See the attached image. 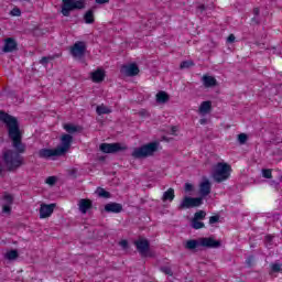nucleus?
Returning <instances> with one entry per match:
<instances>
[{
    "label": "nucleus",
    "mask_w": 282,
    "mask_h": 282,
    "mask_svg": "<svg viewBox=\"0 0 282 282\" xmlns=\"http://www.w3.org/2000/svg\"><path fill=\"white\" fill-rule=\"evenodd\" d=\"M87 0H62V14L69 17L74 10H85Z\"/></svg>",
    "instance_id": "4"
},
{
    "label": "nucleus",
    "mask_w": 282,
    "mask_h": 282,
    "mask_svg": "<svg viewBox=\"0 0 282 282\" xmlns=\"http://www.w3.org/2000/svg\"><path fill=\"white\" fill-rule=\"evenodd\" d=\"M161 272L167 274L169 276H173V270H171V267H161Z\"/></svg>",
    "instance_id": "35"
},
{
    "label": "nucleus",
    "mask_w": 282,
    "mask_h": 282,
    "mask_svg": "<svg viewBox=\"0 0 282 282\" xmlns=\"http://www.w3.org/2000/svg\"><path fill=\"white\" fill-rule=\"evenodd\" d=\"M191 67H195V62H193V59L183 61L180 64V69H191Z\"/></svg>",
    "instance_id": "28"
},
{
    "label": "nucleus",
    "mask_w": 282,
    "mask_h": 282,
    "mask_svg": "<svg viewBox=\"0 0 282 282\" xmlns=\"http://www.w3.org/2000/svg\"><path fill=\"white\" fill-rule=\"evenodd\" d=\"M122 210V204L120 203H108L105 205L106 213H113L118 215Z\"/></svg>",
    "instance_id": "17"
},
{
    "label": "nucleus",
    "mask_w": 282,
    "mask_h": 282,
    "mask_svg": "<svg viewBox=\"0 0 282 282\" xmlns=\"http://www.w3.org/2000/svg\"><path fill=\"white\" fill-rule=\"evenodd\" d=\"M134 246L142 258L153 257L151 253V243L147 239H139L134 241Z\"/></svg>",
    "instance_id": "7"
},
{
    "label": "nucleus",
    "mask_w": 282,
    "mask_h": 282,
    "mask_svg": "<svg viewBox=\"0 0 282 282\" xmlns=\"http://www.w3.org/2000/svg\"><path fill=\"white\" fill-rule=\"evenodd\" d=\"M200 10H205V7H204V6H202V7H200Z\"/></svg>",
    "instance_id": "49"
},
{
    "label": "nucleus",
    "mask_w": 282,
    "mask_h": 282,
    "mask_svg": "<svg viewBox=\"0 0 282 282\" xmlns=\"http://www.w3.org/2000/svg\"><path fill=\"white\" fill-rule=\"evenodd\" d=\"M193 219L196 220V221H199L202 219H206V212H204V210L196 212L194 214V218Z\"/></svg>",
    "instance_id": "29"
},
{
    "label": "nucleus",
    "mask_w": 282,
    "mask_h": 282,
    "mask_svg": "<svg viewBox=\"0 0 282 282\" xmlns=\"http://www.w3.org/2000/svg\"><path fill=\"white\" fill-rule=\"evenodd\" d=\"M6 259L8 261H14L15 259H19V251L17 249H12L6 253Z\"/></svg>",
    "instance_id": "26"
},
{
    "label": "nucleus",
    "mask_w": 282,
    "mask_h": 282,
    "mask_svg": "<svg viewBox=\"0 0 282 282\" xmlns=\"http://www.w3.org/2000/svg\"><path fill=\"white\" fill-rule=\"evenodd\" d=\"M213 224H219V215L209 217V225L213 226Z\"/></svg>",
    "instance_id": "38"
},
{
    "label": "nucleus",
    "mask_w": 282,
    "mask_h": 282,
    "mask_svg": "<svg viewBox=\"0 0 282 282\" xmlns=\"http://www.w3.org/2000/svg\"><path fill=\"white\" fill-rule=\"evenodd\" d=\"M191 192H193V184L185 183V193H191Z\"/></svg>",
    "instance_id": "41"
},
{
    "label": "nucleus",
    "mask_w": 282,
    "mask_h": 282,
    "mask_svg": "<svg viewBox=\"0 0 282 282\" xmlns=\"http://www.w3.org/2000/svg\"><path fill=\"white\" fill-rule=\"evenodd\" d=\"M199 122H200V124H206L207 121H206V119H200Z\"/></svg>",
    "instance_id": "48"
},
{
    "label": "nucleus",
    "mask_w": 282,
    "mask_h": 282,
    "mask_svg": "<svg viewBox=\"0 0 282 282\" xmlns=\"http://www.w3.org/2000/svg\"><path fill=\"white\" fill-rule=\"evenodd\" d=\"M210 193V181L205 180L199 184V195L198 197H202V202H204V197H208V194Z\"/></svg>",
    "instance_id": "15"
},
{
    "label": "nucleus",
    "mask_w": 282,
    "mask_h": 282,
    "mask_svg": "<svg viewBox=\"0 0 282 282\" xmlns=\"http://www.w3.org/2000/svg\"><path fill=\"white\" fill-rule=\"evenodd\" d=\"M3 169H1V165H0V173H2Z\"/></svg>",
    "instance_id": "50"
},
{
    "label": "nucleus",
    "mask_w": 282,
    "mask_h": 282,
    "mask_svg": "<svg viewBox=\"0 0 282 282\" xmlns=\"http://www.w3.org/2000/svg\"><path fill=\"white\" fill-rule=\"evenodd\" d=\"M230 171L231 167L228 163H217L214 167L213 178L218 184H221V182H226L230 177Z\"/></svg>",
    "instance_id": "5"
},
{
    "label": "nucleus",
    "mask_w": 282,
    "mask_h": 282,
    "mask_svg": "<svg viewBox=\"0 0 282 282\" xmlns=\"http://www.w3.org/2000/svg\"><path fill=\"white\" fill-rule=\"evenodd\" d=\"M172 131H175V127L172 128Z\"/></svg>",
    "instance_id": "51"
},
{
    "label": "nucleus",
    "mask_w": 282,
    "mask_h": 282,
    "mask_svg": "<svg viewBox=\"0 0 282 282\" xmlns=\"http://www.w3.org/2000/svg\"><path fill=\"white\" fill-rule=\"evenodd\" d=\"M84 21L88 25H91V23H94L96 21L94 18V9L86 11V13L84 14Z\"/></svg>",
    "instance_id": "24"
},
{
    "label": "nucleus",
    "mask_w": 282,
    "mask_h": 282,
    "mask_svg": "<svg viewBox=\"0 0 282 282\" xmlns=\"http://www.w3.org/2000/svg\"><path fill=\"white\" fill-rule=\"evenodd\" d=\"M199 246H202V248H221V241L213 237H203L198 240L189 239L185 242L184 248L186 250H197Z\"/></svg>",
    "instance_id": "2"
},
{
    "label": "nucleus",
    "mask_w": 282,
    "mask_h": 282,
    "mask_svg": "<svg viewBox=\"0 0 282 282\" xmlns=\"http://www.w3.org/2000/svg\"><path fill=\"white\" fill-rule=\"evenodd\" d=\"M54 208H56L55 204H42L40 207V219H47V217H51L52 213H54Z\"/></svg>",
    "instance_id": "14"
},
{
    "label": "nucleus",
    "mask_w": 282,
    "mask_h": 282,
    "mask_svg": "<svg viewBox=\"0 0 282 282\" xmlns=\"http://www.w3.org/2000/svg\"><path fill=\"white\" fill-rule=\"evenodd\" d=\"M121 74H123V76H129V77L138 76V74H140V68L135 63L123 65L121 67Z\"/></svg>",
    "instance_id": "13"
},
{
    "label": "nucleus",
    "mask_w": 282,
    "mask_h": 282,
    "mask_svg": "<svg viewBox=\"0 0 282 282\" xmlns=\"http://www.w3.org/2000/svg\"><path fill=\"white\" fill-rule=\"evenodd\" d=\"M3 43L4 45L0 54H12L14 52H19V43H17V40H14V37L4 39Z\"/></svg>",
    "instance_id": "9"
},
{
    "label": "nucleus",
    "mask_w": 282,
    "mask_h": 282,
    "mask_svg": "<svg viewBox=\"0 0 282 282\" xmlns=\"http://www.w3.org/2000/svg\"><path fill=\"white\" fill-rule=\"evenodd\" d=\"M204 204L202 197L185 196L178 205V210H188L191 208H199Z\"/></svg>",
    "instance_id": "6"
},
{
    "label": "nucleus",
    "mask_w": 282,
    "mask_h": 282,
    "mask_svg": "<svg viewBox=\"0 0 282 282\" xmlns=\"http://www.w3.org/2000/svg\"><path fill=\"white\" fill-rule=\"evenodd\" d=\"M74 142V137L72 134L64 133L61 138V144L56 147L59 155H65L72 149V143Z\"/></svg>",
    "instance_id": "8"
},
{
    "label": "nucleus",
    "mask_w": 282,
    "mask_h": 282,
    "mask_svg": "<svg viewBox=\"0 0 282 282\" xmlns=\"http://www.w3.org/2000/svg\"><path fill=\"white\" fill-rule=\"evenodd\" d=\"M212 109H213L212 101H203L198 108V111L199 113H210Z\"/></svg>",
    "instance_id": "22"
},
{
    "label": "nucleus",
    "mask_w": 282,
    "mask_h": 282,
    "mask_svg": "<svg viewBox=\"0 0 282 282\" xmlns=\"http://www.w3.org/2000/svg\"><path fill=\"white\" fill-rule=\"evenodd\" d=\"M253 14H254V17H259V14H260L259 8L253 9Z\"/></svg>",
    "instance_id": "47"
},
{
    "label": "nucleus",
    "mask_w": 282,
    "mask_h": 282,
    "mask_svg": "<svg viewBox=\"0 0 282 282\" xmlns=\"http://www.w3.org/2000/svg\"><path fill=\"white\" fill-rule=\"evenodd\" d=\"M96 193H97L98 197H102L104 199H109L111 197V193L107 192L102 187H98L96 189Z\"/></svg>",
    "instance_id": "27"
},
{
    "label": "nucleus",
    "mask_w": 282,
    "mask_h": 282,
    "mask_svg": "<svg viewBox=\"0 0 282 282\" xmlns=\"http://www.w3.org/2000/svg\"><path fill=\"white\" fill-rule=\"evenodd\" d=\"M205 226L203 221L192 219V228H194V230H200V228H205Z\"/></svg>",
    "instance_id": "30"
},
{
    "label": "nucleus",
    "mask_w": 282,
    "mask_h": 282,
    "mask_svg": "<svg viewBox=\"0 0 282 282\" xmlns=\"http://www.w3.org/2000/svg\"><path fill=\"white\" fill-rule=\"evenodd\" d=\"M105 76L107 75L102 68H98L97 70L90 73L93 83H102V80H105Z\"/></svg>",
    "instance_id": "16"
},
{
    "label": "nucleus",
    "mask_w": 282,
    "mask_h": 282,
    "mask_svg": "<svg viewBox=\"0 0 282 282\" xmlns=\"http://www.w3.org/2000/svg\"><path fill=\"white\" fill-rule=\"evenodd\" d=\"M202 83L207 89L210 87H217V79L210 75H203Z\"/></svg>",
    "instance_id": "19"
},
{
    "label": "nucleus",
    "mask_w": 282,
    "mask_h": 282,
    "mask_svg": "<svg viewBox=\"0 0 282 282\" xmlns=\"http://www.w3.org/2000/svg\"><path fill=\"white\" fill-rule=\"evenodd\" d=\"M10 14L11 17H21V9L15 7L10 11Z\"/></svg>",
    "instance_id": "37"
},
{
    "label": "nucleus",
    "mask_w": 282,
    "mask_h": 282,
    "mask_svg": "<svg viewBox=\"0 0 282 282\" xmlns=\"http://www.w3.org/2000/svg\"><path fill=\"white\" fill-rule=\"evenodd\" d=\"M238 142L240 144H246V142H248V134L246 133L238 134Z\"/></svg>",
    "instance_id": "34"
},
{
    "label": "nucleus",
    "mask_w": 282,
    "mask_h": 282,
    "mask_svg": "<svg viewBox=\"0 0 282 282\" xmlns=\"http://www.w3.org/2000/svg\"><path fill=\"white\" fill-rule=\"evenodd\" d=\"M96 3H98L99 6H102L105 3H109V0H95Z\"/></svg>",
    "instance_id": "46"
},
{
    "label": "nucleus",
    "mask_w": 282,
    "mask_h": 282,
    "mask_svg": "<svg viewBox=\"0 0 282 282\" xmlns=\"http://www.w3.org/2000/svg\"><path fill=\"white\" fill-rule=\"evenodd\" d=\"M175 199V189L170 187L166 192L163 193L162 202H173Z\"/></svg>",
    "instance_id": "21"
},
{
    "label": "nucleus",
    "mask_w": 282,
    "mask_h": 282,
    "mask_svg": "<svg viewBox=\"0 0 282 282\" xmlns=\"http://www.w3.org/2000/svg\"><path fill=\"white\" fill-rule=\"evenodd\" d=\"M86 52H87V44L83 41L76 42L70 48V54L73 58H83Z\"/></svg>",
    "instance_id": "10"
},
{
    "label": "nucleus",
    "mask_w": 282,
    "mask_h": 282,
    "mask_svg": "<svg viewBox=\"0 0 282 282\" xmlns=\"http://www.w3.org/2000/svg\"><path fill=\"white\" fill-rule=\"evenodd\" d=\"M159 149L160 142L153 141L134 149V151L132 152V158H135L137 160H141L142 158H151V155L156 153Z\"/></svg>",
    "instance_id": "3"
},
{
    "label": "nucleus",
    "mask_w": 282,
    "mask_h": 282,
    "mask_svg": "<svg viewBox=\"0 0 282 282\" xmlns=\"http://www.w3.org/2000/svg\"><path fill=\"white\" fill-rule=\"evenodd\" d=\"M50 61H54V57L52 56H44L40 59L41 65H47V63H50Z\"/></svg>",
    "instance_id": "36"
},
{
    "label": "nucleus",
    "mask_w": 282,
    "mask_h": 282,
    "mask_svg": "<svg viewBox=\"0 0 282 282\" xmlns=\"http://www.w3.org/2000/svg\"><path fill=\"white\" fill-rule=\"evenodd\" d=\"M79 212L82 215H87V210H90V208L94 206L91 200L82 198L78 203Z\"/></svg>",
    "instance_id": "18"
},
{
    "label": "nucleus",
    "mask_w": 282,
    "mask_h": 282,
    "mask_svg": "<svg viewBox=\"0 0 282 282\" xmlns=\"http://www.w3.org/2000/svg\"><path fill=\"white\" fill-rule=\"evenodd\" d=\"M64 129L68 135H72L74 133H80V131H83V127L75 126L74 123H65Z\"/></svg>",
    "instance_id": "20"
},
{
    "label": "nucleus",
    "mask_w": 282,
    "mask_h": 282,
    "mask_svg": "<svg viewBox=\"0 0 282 282\" xmlns=\"http://www.w3.org/2000/svg\"><path fill=\"white\" fill-rule=\"evenodd\" d=\"M0 122L6 124L9 138L12 140V147L15 150H7L3 153L7 171H17V169H21V166H23V156H21V153H25V144L21 141L22 137L21 129L19 128V119L3 110H0Z\"/></svg>",
    "instance_id": "1"
},
{
    "label": "nucleus",
    "mask_w": 282,
    "mask_h": 282,
    "mask_svg": "<svg viewBox=\"0 0 282 282\" xmlns=\"http://www.w3.org/2000/svg\"><path fill=\"white\" fill-rule=\"evenodd\" d=\"M98 116H105L111 113V109L106 107L105 105L97 106L96 108Z\"/></svg>",
    "instance_id": "25"
},
{
    "label": "nucleus",
    "mask_w": 282,
    "mask_h": 282,
    "mask_svg": "<svg viewBox=\"0 0 282 282\" xmlns=\"http://www.w3.org/2000/svg\"><path fill=\"white\" fill-rule=\"evenodd\" d=\"M262 176L265 180H272V170H270V169L262 170Z\"/></svg>",
    "instance_id": "33"
},
{
    "label": "nucleus",
    "mask_w": 282,
    "mask_h": 282,
    "mask_svg": "<svg viewBox=\"0 0 282 282\" xmlns=\"http://www.w3.org/2000/svg\"><path fill=\"white\" fill-rule=\"evenodd\" d=\"M270 186H272L273 188H275L276 191H279L280 183L276 182V181H270Z\"/></svg>",
    "instance_id": "42"
},
{
    "label": "nucleus",
    "mask_w": 282,
    "mask_h": 282,
    "mask_svg": "<svg viewBox=\"0 0 282 282\" xmlns=\"http://www.w3.org/2000/svg\"><path fill=\"white\" fill-rule=\"evenodd\" d=\"M99 150L102 153H118L124 151V148L120 143H101Z\"/></svg>",
    "instance_id": "11"
},
{
    "label": "nucleus",
    "mask_w": 282,
    "mask_h": 282,
    "mask_svg": "<svg viewBox=\"0 0 282 282\" xmlns=\"http://www.w3.org/2000/svg\"><path fill=\"white\" fill-rule=\"evenodd\" d=\"M120 246L123 247V248H129V241H127V240H121V241H120Z\"/></svg>",
    "instance_id": "45"
},
{
    "label": "nucleus",
    "mask_w": 282,
    "mask_h": 282,
    "mask_svg": "<svg viewBox=\"0 0 282 282\" xmlns=\"http://www.w3.org/2000/svg\"><path fill=\"white\" fill-rule=\"evenodd\" d=\"M2 213H4L6 215H10V213H12V207H10V205H3Z\"/></svg>",
    "instance_id": "40"
},
{
    "label": "nucleus",
    "mask_w": 282,
    "mask_h": 282,
    "mask_svg": "<svg viewBox=\"0 0 282 282\" xmlns=\"http://www.w3.org/2000/svg\"><path fill=\"white\" fill-rule=\"evenodd\" d=\"M46 184H48V186H54V184H56V176H48L46 178Z\"/></svg>",
    "instance_id": "39"
},
{
    "label": "nucleus",
    "mask_w": 282,
    "mask_h": 282,
    "mask_svg": "<svg viewBox=\"0 0 282 282\" xmlns=\"http://www.w3.org/2000/svg\"><path fill=\"white\" fill-rule=\"evenodd\" d=\"M251 23H253L254 25H259V23H260L259 18H257V15L253 17V18L251 19Z\"/></svg>",
    "instance_id": "44"
},
{
    "label": "nucleus",
    "mask_w": 282,
    "mask_h": 282,
    "mask_svg": "<svg viewBox=\"0 0 282 282\" xmlns=\"http://www.w3.org/2000/svg\"><path fill=\"white\" fill-rule=\"evenodd\" d=\"M37 155L41 160H50V158H61V154L56 148L55 149H47V148L41 149V150H39Z\"/></svg>",
    "instance_id": "12"
},
{
    "label": "nucleus",
    "mask_w": 282,
    "mask_h": 282,
    "mask_svg": "<svg viewBox=\"0 0 282 282\" xmlns=\"http://www.w3.org/2000/svg\"><path fill=\"white\" fill-rule=\"evenodd\" d=\"M156 102H159V105L169 102V94H166V91H159L156 94Z\"/></svg>",
    "instance_id": "23"
},
{
    "label": "nucleus",
    "mask_w": 282,
    "mask_h": 282,
    "mask_svg": "<svg viewBox=\"0 0 282 282\" xmlns=\"http://www.w3.org/2000/svg\"><path fill=\"white\" fill-rule=\"evenodd\" d=\"M248 263H250V260H248Z\"/></svg>",
    "instance_id": "52"
},
{
    "label": "nucleus",
    "mask_w": 282,
    "mask_h": 282,
    "mask_svg": "<svg viewBox=\"0 0 282 282\" xmlns=\"http://www.w3.org/2000/svg\"><path fill=\"white\" fill-rule=\"evenodd\" d=\"M235 40H236L235 34H230V35L227 37V43H234Z\"/></svg>",
    "instance_id": "43"
},
{
    "label": "nucleus",
    "mask_w": 282,
    "mask_h": 282,
    "mask_svg": "<svg viewBox=\"0 0 282 282\" xmlns=\"http://www.w3.org/2000/svg\"><path fill=\"white\" fill-rule=\"evenodd\" d=\"M271 272L279 273L282 272V264L279 262H274L270 264Z\"/></svg>",
    "instance_id": "31"
},
{
    "label": "nucleus",
    "mask_w": 282,
    "mask_h": 282,
    "mask_svg": "<svg viewBox=\"0 0 282 282\" xmlns=\"http://www.w3.org/2000/svg\"><path fill=\"white\" fill-rule=\"evenodd\" d=\"M3 199L6 200L8 206H12V204H14V197L8 193H4Z\"/></svg>",
    "instance_id": "32"
}]
</instances>
